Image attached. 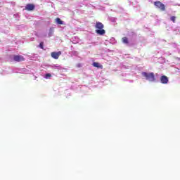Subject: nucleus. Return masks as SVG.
Instances as JSON below:
<instances>
[{"mask_svg": "<svg viewBox=\"0 0 180 180\" xmlns=\"http://www.w3.org/2000/svg\"><path fill=\"white\" fill-rule=\"evenodd\" d=\"M122 43H124V44H129V39L126 37H122Z\"/></svg>", "mask_w": 180, "mask_h": 180, "instance_id": "nucleus-8", "label": "nucleus"}, {"mask_svg": "<svg viewBox=\"0 0 180 180\" xmlns=\"http://www.w3.org/2000/svg\"><path fill=\"white\" fill-rule=\"evenodd\" d=\"M60 55H61V51L51 53V56L52 58H54V60H58Z\"/></svg>", "mask_w": 180, "mask_h": 180, "instance_id": "nucleus-4", "label": "nucleus"}, {"mask_svg": "<svg viewBox=\"0 0 180 180\" xmlns=\"http://www.w3.org/2000/svg\"><path fill=\"white\" fill-rule=\"evenodd\" d=\"M95 27L97 29V30H96V33L97 34H99L100 36H103V34H105V33H106V31L105 30H103L105 26L103 25V24L102 22H96Z\"/></svg>", "mask_w": 180, "mask_h": 180, "instance_id": "nucleus-1", "label": "nucleus"}, {"mask_svg": "<svg viewBox=\"0 0 180 180\" xmlns=\"http://www.w3.org/2000/svg\"><path fill=\"white\" fill-rule=\"evenodd\" d=\"M170 19H171L172 22H173L174 23H175V20H176V18L175 16H172Z\"/></svg>", "mask_w": 180, "mask_h": 180, "instance_id": "nucleus-12", "label": "nucleus"}, {"mask_svg": "<svg viewBox=\"0 0 180 180\" xmlns=\"http://www.w3.org/2000/svg\"><path fill=\"white\" fill-rule=\"evenodd\" d=\"M56 22L57 25H63V20H61V19H60V18H57L56 19Z\"/></svg>", "mask_w": 180, "mask_h": 180, "instance_id": "nucleus-10", "label": "nucleus"}, {"mask_svg": "<svg viewBox=\"0 0 180 180\" xmlns=\"http://www.w3.org/2000/svg\"><path fill=\"white\" fill-rule=\"evenodd\" d=\"M168 77L163 75L160 77V82L162 84H168Z\"/></svg>", "mask_w": 180, "mask_h": 180, "instance_id": "nucleus-6", "label": "nucleus"}, {"mask_svg": "<svg viewBox=\"0 0 180 180\" xmlns=\"http://www.w3.org/2000/svg\"><path fill=\"white\" fill-rule=\"evenodd\" d=\"M45 78H51V74L50 73H47L46 75H45Z\"/></svg>", "mask_w": 180, "mask_h": 180, "instance_id": "nucleus-13", "label": "nucleus"}, {"mask_svg": "<svg viewBox=\"0 0 180 180\" xmlns=\"http://www.w3.org/2000/svg\"><path fill=\"white\" fill-rule=\"evenodd\" d=\"M44 43H43V42H40V44H39V47H40V49H41L42 50L44 49Z\"/></svg>", "mask_w": 180, "mask_h": 180, "instance_id": "nucleus-11", "label": "nucleus"}, {"mask_svg": "<svg viewBox=\"0 0 180 180\" xmlns=\"http://www.w3.org/2000/svg\"><path fill=\"white\" fill-rule=\"evenodd\" d=\"M154 5H155V6H158V1H155V2H154Z\"/></svg>", "mask_w": 180, "mask_h": 180, "instance_id": "nucleus-14", "label": "nucleus"}, {"mask_svg": "<svg viewBox=\"0 0 180 180\" xmlns=\"http://www.w3.org/2000/svg\"><path fill=\"white\" fill-rule=\"evenodd\" d=\"M159 8L162 12H164L165 11V5L164 4L161 3V1H158Z\"/></svg>", "mask_w": 180, "mask_h": 180, "instance_id": "nucleus-7", "label": "nucleus"}, {"mask_svg": "<svg viewBox=\"0 0 180 180\" xmlns=\"http://www.w3.org/2000/svg\"><path fill=\"white\" fill-rule=\"evenodd\" d=\"M93 67H96V68H102V65H100L99 63L96 62L93 63Z\"/></svg>", "mask_w": 180, "mask_h": 180, "instance_id": "nucleus-9", "label": "nucleus"}, {"mask_svg": "<svg viewBox=\"0 0 180 180\" xmlns=\"http://www.w3.org/2000/svg\"><path fill=\"white\" fill-rule=\"evenodd\" d=\"M13 60L17 63H20V61H25V58L20 55H15L13 56Z\"/></svg>", "mask_w": 180, "mask_h": 180, "instance_id": "nucleus-3", "label": "nucleus"}, {"mask_svg": "<svg viewBox=\"0 0 180 180\" xmlns=\"http://www.w3.org/2000/svg\"><path fill=\"white\" fill-rule=\"evenodd\" d=\"M25 11H34V6L32 4H27L25 6Z\"/></svg>", "mask_w": 180, "mask_h": 180, "instance_id": "nucleus-5", "label": "nucleus"}, {"mask_svg": "<svg viewBox=\"0 0 180 180\" xmlns=\"http://www.w3.org/2000/svg\"><path fill=\"white\" fill-rule=\"evenodd\" d=\"M142 75L143 77H146V79H147V81H150V82L155 81V77L154 76V73L153 72L147 73L146 72H143Z\"/></svg>", "mask_w": 180, "mask_h": 180, "instance_id": "nucleus-2", "label": "nucleus"}, {"mask_svg": "<svg viewBox=\"0 0 180 180\" xmlns=\"http://www.w3.org/2000/svg\"><path fill=\"white\" fill-rule=\"evenodd\" d=\"M82 65H81V63H79V64H77V67H82Z\"/></svg>", "mask_w": 180, "mask_h": 180, "instance_id": "nucleus-15", "label": "nucleus"}]
</instances>
